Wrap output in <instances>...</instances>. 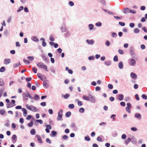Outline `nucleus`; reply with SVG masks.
Wrapping results in <instances>:
<instances>
[{"mask_svg":"<svg viewBox=\"0 0 147 147\" xmlns=\"http://www.w3.org/2000/svg\"><path fill=\"white\" fill-rule=\"evenodd\" d=\"M37 66L38 68H43L46 70L47 71H48L47 65L43 63H42L40 62L38 63L37 64Z\"/></svg>","mask_w":147,"mask_h":147,"instance_id":"1","label":"nucleus"},{"mask_svg":"<svg viewBox=\"0 0 147 147\" xmlns=\"http://www.w3.org/2000/svg\"><path fill=\"white\" fill-rule=\"evenodd\" d=\"M26 107L27 109L32 111L35 112L38 111V109L37 108L32 105L30 106L28 105H26Z\"/></svg>","mask_w":147,"mask_h":147,"instance_id":"2","label":"nucleus"},{"mask_svg":"<svg viewBox=\"0 0 147 147\" xmlns=\"http://www.w3.org/2000/svg\"><path fill=\"white\" fill-rule=\"evenodd\" d=\"M63 111L62 109H61L58 113V116L57 118V119L58 121L62 120V116L63 115Z\"/></svg>","mask_w":147,"mask_h":147,"instance_id":"3","label":"nucleus"},{"mask_svg":"<svg viewBox=\"0 0 147 147\" xmlns=\"http://www.w3.org/2000/svg\"><path fill=\"white\" fill-rule=\"evenodd\" d=\"M49 82L47 80L44 81L43 82L44 87L45 88H48L49 86Z\"/></svg>","mask_w":147,"mask_h":147,"instance_id":"4","label":"nucleus"},{"mask_svg":"<svg viewBox=\"0 0 147 147\" xmlns=\"http://www.w3.org/2000/svg\"><path fill=\"white\" fill-rule=\"evenodd\" d=\"M23 97V100L26 101L28 99V95L27 94L25 93H23L22 94Z\"/></svg>","mask_w":147,"mask_h":147,"instance_id":"5","label":"nucleus"},{"mask_svg":"<svg viewBox=\"0 0 147 147\" xmlns=\"http://www.w3.org/2000/svg\"><path fill=\"white\" fill-rule=\"evenodd\" d=\"M89 100L92 102H94L95 101V98L94 96L90 94Z\"/></svg>","mask_w":147,"mask_h":147,"instance_id":"6","label":"nucleus"},{"mask_svg":"<svg viewBox=\"0 0 147 147\" xmlns=\"http://www.w3.org/2000/svg\"><path fill=\"white\" fill-rule=\"evenodd\" d=\"M11 62L10 59H5L4 60V63L5 64L7 65Z\"/></svg>","mask_w":147,"mask_h":147,"instance_id":"7","label":"nucleus"},{"mask_svg":"<svg viewBox=\"0 0 147 147\" xmlns=\"http://www.w3.org/2000/svg\"><path fill=\"white\" fill-rule=\"evenodd\" d=\"M36 136L37 138V140L40 143H42V142L41 140V137L38 135H36Z\"/></svg>","mask_w":147,"mask_h":147,"instance_id":"8","label":"nucleus"},{"mask_svg":"<svg viewBox=\"0 0 147 147\" xmlns=\"http://www.w3.org/2000/svg\"><path fill=\"white\" fill-rule=\"evenodd\" d=\"M90 94L88 96H86L85 95L83 96L82 97L85 100L89 101L90 97Z\"/></svg>","mask_w":147,"mask_h":147,"instance_id":"9","label":"nucleus"},{"mask_svg":"<svg viewBox=\"0 0 147 147\" xmlns=\"http://www.w3.org/2000/svg\"><path fill=\"white\" fill-rule=\"evenodd\" d=\"M129 63L131 65H134L136 63V61L134 60L133 59H131L129 62Z\"/></svg>","mask_w":147,"mask_h":147,"instance_id":"10","label":"nucleus"},{"mask_svg":"<svg viewBox=\"0 0 147 147\" xmlns=\"http://www.w3.org/2000/svg\"><path fill=\"white\" fill-rule=\"evenodd\" d=\"M123 12L125 14L129 13V10L128 8H125L123 9Z\"/></svg>","mask_w":147,"mask_h":147,"instance_id":"11","label":"nucleus"},{"mask_svg":"<svg viewBox=\"0 0 147 147\" xmlns=\"http://www.w3.org/2000/svg\"><path fill=\"white\" fill-rule=\"evenodd\" d=\"M131 76V77H132L133 78H137V76L136 74L133 73H131L130 74Z\"/></svg>","mask_w":147,"mask_h":147,"instance_id":"12","label":"nucleus"},{"mask_svg":"<svg viewBox=\"0 0 147 147\" xmlns=\"http://www.w3.org/2000/svg\"><path fill=\"white\" fill-rule=\"evenodd\" d=\"M118 98L120 100H122L123 98V96L122 94H120L119 95Z\"/></svg>","mask_w":147,"mask_h":147,"instance_id":"13","label":"nucleus"},{"mask_svg":"<svg viewBox=\"0 0 147 147\" xmlns=\"http://www.w3.org/2000/svg\"><path fill=\"white\" fill-rule=\"evenodd\" d=\"M86 42L88 44L91 45H92L94 42L93 40H86Z\"/></svg>","mask_w":147,"mask_h":147,"instance_id":"14","label":"nucleus"},{"mask_svg":"<svg viewBox=\"0 0 147 147\" xmlns=\"http://www.w3.org/2000/svg\"><path fill=\"white\" fill-rule=\"evenodd\" d=\"M22 111L23 112V114L24 116H26L27 113V111L24 108H23L22 109Z\"/></svg>","mask_w":147,"mask_h":147,"instance_id":"15","label":"nucleus"},{"mask_svg":"<svg viewBox=\"0 0 147 147\" xmlns=\"http://www.w3.org/2000/svg\"><path fill=\"white\" fill-rule=\"evenodd\" d=\"M135 117L136 118H138L139 119L141 118V116L140 114L137 113L135 114Z\"/></svg>","mask_w":147,"mask_h":147,"instance_id":"16","label":"nucleus"},{"mask_svg":"<svg viewBox=\"0 0 147 147\" xmlns=\"http://www.w3.org/2000/svg\"><path fill=\"white\" fill-rule=\"evenodd\" d=\"M71 115V113L70 111H68L66 113L65 116L67 117H69Z\"/></svg>","mask_w":147,"mask_h":147,"instance_id":"17","label":"nucleus"},{"mask_svg":"<svg viewBox=\"0 0 147 147\" xmlns=\"http://www.w3.org/2000/svg\"><path fill=\"white\" fill-rule=\"evenodd\" d=\"M120 69H121L123 68V63L122 62H120L119 63L118 65Z\"/></svg>","mask_w":147,"mask_h":147,"instance_id":"18","label":"nucleus"},{"mask_svg":"<svg viewBox=\"0 0 147 147\" xmlns=\"http://www.w3.org/2000/svg\"><path fill=\"white\" fill-rule=\"evenodd\" d=\"M30 134L32 135H34L35 134L36 132L35 131L34 129H32L30 131Z\"/></svg>","mask_w":147,"mask_h":147,"instance_id":"19","label":"nucleus"},{"mask_svg":"<svg viewBox=\"0 0 147 147\" xmlns=\"http://www.w3.org/2000/svg\"><path fill=\"white\" fill-rule=\"evenodd\" d=\"M62 96H63V97L65 99H67L68 98L69 96V94H65V95H63V94L62 95Z\"/></svg>","mask_w":147,"mask_h":147,"instance_id":"20","label":"nucleus"},{"mask_svg":"<svg viewBox=\"0 0 147 147\" xmlns=\"http://www.w3.org/2000/svg\"><path fill=\"white\" fill-rule=\"evenodd\" d=\"M5 69L4 67H1L0 69V71L1 72H3L5 71Z\"/></svg>","mask_w":147,"mask_h":147,"instance_id":"21","label":"nucleus"},{"mask_svg":"<svg viewBox=\"0 0 147 147\" xmlns=\"http://www.w3.org/2000/svg\"><path fill=\"white\" fill-rule=\"evenodd\" d=\"M68 107L70 109H73L74 107V106L73 104H70L69 105Z\"/></svg>","mask_w":147,"mask_h":147,"instance_id":"22","label":"nucleus"},{"mask_svg":"<svg viewBox=\"0 0 147 147\" xmlns=\"http://www.w3.org/2000/svg\"><path fill=\"white\" fill-rule=\"evenodd\" d=\"M51 133L52 135L51 136H55L57 134V132L54 131H51Z\"/></svg>","mask_w":147,"mask_h":147,"instance_id":"23","label":"nucleus"},{"mask_svg":"<svg viewBox=\"0 0 147 147\" xmlns=\"http://www.w3.org/2000/svg\"><path fill=\"white\" fill-rule=\"evenodd\" d=\"M6 106L7 108H9L14 106V105H12L11 103H9L7 104Z\"/></svg>","mask_w":147,"mask_h":147,"instance_id":"24","label":"nucleus"},{"mask_svg":"<svg viewBox=\"0 0 147 147\" xmlns=\"http://www.w3.org/2000/svg\"><path fill=\"white\" fill-rule=\"evenodd\" d=\"M4 85V83L2 79H0V86H3Z\"/></svg>","mask_w":147,"mask_h":147,"instance_id":"25","label":"nucleus"},{"mask_svg":"<svg viewBox=\"0 0 147 147\" xmlns=\"http://www.w3.org/2000/svg\"><path fill=\"white\" fill-rule=\"evenodd\" d=\"M5 113V111L4 110H0V114L2 115H4Z\"/></svg>","mask_w":147,"mask_h":147,"instance_id":"26","label":"nucleus"},{"mask_svg":"<svg viewBox=\"0 0 147 147\" xmlns=\"http://www.w3.org/2000/svg\"><path fill=\"white\" fill-rule=\"evenodd\" d=\"M61 30L62 32H64L66 31V28L64 26H62L61 28Z\"/></svg>","mask_w":147,"mask_h":147,"instance_id":"27","label":"nucleus"},{"mask_svg":"<svg viewBox=\"0 0 147 147\" xmlns=\"http://www.w3.org/2000/svg\"><path fill=\"white\" fill-rule=\"evenodd\" d=\"M41 40H42V45L43 46L45 47L46 45V43L45 42V40L43 38H41Z\"/></svg>","mask_w":147,"mask_h":147,"instance_id":"28","label":"nucleus"},{"mask_svg":"<svg viewBox=\"0 0 147 147\" xmlns=\"http://www.w3.org/2000/svg\"><path fill=\"white\" fill-rule=\"evenodd\" d=\"M24 9V7L23 6H21L20 7L19 9L17 11L18 12L20 11L21 10H22Z\"/></svg>","mask_w":147,"mask_h":147,"instance_id":"29","label":"nucleus"},{"mask_svg":"<svg viewBox=\"0 0 147 147\" xmlns=\"http://www.w3.org/2000/svg\"><path fill=\"white\" fill-rule=\"evenodd\" d=\"M79 112L81 113H83L84 112V109L83 108H81L79 109Z\"/></svg>","mask_w":147,"mask_h":147,"instance_id":"30","label":"nucleus"},{"mask_svg":"<svg viewBox=\"0 0 147 147\" xmlns=\"http://www.w3.org/2000/svg\"><path fill=\"white\" fill-rule=\"evenodd\" d=\"M27 93L28 95V97H29L31 99H33L34 98L33 97L30 95L28 92H27Z\"/></svg>","mask_w":147,"mask_h":147,"instance_id":"31","label":"nucleus"},{"mask_svg":"<svg viewBox=\"0 0 147 147\" xmlns=\"http://www.w3.org/2000/svg\"><path fill=\"white\" fill-rule=\"evenodd\" d=\"M89 27L90 30L92 29L94 27V25L92 24H89L88 25Z\"/></svg>","mask_w":147,"mask_h":147,"instance_id":"32","label":"nucleus"},{"mask_svg":"<svg viewBox=\"0 0 147 147\" xmlns=\"http://www.w3.org/2000/svg\"><path fill=\"white\" fill-rule=\"evenodd\" d=\"M113 60L115 61H118V58L117 56H115L113 58Z\"/></svg>","mask_w":147,"mask_h":147,"instance_id":"33","label":"nucleus"},{"mask_svg":"<svg viewBox=\"0 0 147 147\" xmlns=\"http://www.w3.org/2000/svg\"><path fill=\"white\" fill-rule=\"evenodd\" d=\"M32 70L34 72V73H35V74L36 73L37 71V69L36 68H35V67H34L32 68Z\"/></svg>","mask_w":147,"mask_h":147,"instance_id":"34","label":"nucleus"},{"mask_svg":"<svg viewBox=\"0 0 147 147\" xmlns=\"http://www.w3.org/2000/svg\"><path fill=\"white\" fill-rule=\"evenodd\" d=\"M135 97L137 100H140V98L138 94H135Z\"/></svg>","mask_w":147,"mask_h":147,"instance_id":"35","label":"nucleus"},{"mask_svg":"<svg viewBox=\"0 0 147 147\" xmlns=\"http://www.w3.org/2000/svg\"><path fill=\"white\" fill-rule=\"evenodd\" d=\"M85 140L87 141H89L90 139L88 136H86L85 137Z\"/></svg>","mask_w":147,"mask_h":147,"instance_id":"36","label":"nucleus"},{"mask_svg":"<svg viewBox=\"0 0 147 147\" xmlns=\"http://www.w3.org/2000/svg\"><path fill=\"white\" fill-rule=\"evenodd\" d=\"M34 99L35 100L38 99H39V97L38 95L37 94H36L35 95V97H34Z\"/></svg>","mask_w":147,"mask_h":147,"instance_id":"37","label":"nucleus"},{"mask_svg":"<svg viewBox=\"0 0 147 147\" xmlns=\"http://www.w3.org/2000/svg\"><path fill=\"white\" fill-rule=\"evenodd\" d=\"M101 25H102L101 23L100 22H99L97 23H96L95 24V25L97 26H101Z\"/></svg>","mask_w":147,"mask_h":147,"instance_id":"38","label":"nucleus"},{"mask_svg":"<svg viewBox=\"0 0 147 147\" xmlns=\"http://www.w3.org/2000/svg\"><path fill=\"white\" fill-rule=\"evenodd\" d=\"M36 121L39 122L40 124H42L43 123L41 119L36 120Z\"/></svg>","mask_w":147,"mask_h":147,"instance_id":"39","label":"nucleus"},{"mask_svg":"<svg viewBox=\"0 0 147 147\" xmlns=\"http://www.w3.org/2000/svg\"><path fill=\"white\" fill-rule=\"evenodd\" d=\"M142 97L144 99H147V96L146 95L144 94H143L142 95Z\"/></svg>","mask_w":147,"mask_h":147,"instance_id":"40","label":"nucleus"},{"mask_svg":"<svg viewBox=\"0 0 147 147\" xmlns=\"http://www.w3.org/2000/svg\"><path fill=\"white\" fill-rule=\"evenodd\" d=\"M127 107L129 108L130 109H131V105L130 103L128 102L127 103Z\"/></svg>","mask_w":147,"mask_h":147,"instance_id":"41","label":"nucleus"},{"mask_svg":"<svg viewBox=\"0 0 147 147\" xmlns=\"http://www.w3.org/2000/svg\"><path fill=\"white\" fill-rule=\"evenodd\" d=\"M20 65V62L18 63H17L13 65V67H18L19 65Z\"/></svg>","mask_w":147,"mask_h":147,"instance_id":"42","label":"nucleus"},{"mask_svg":"<svg viewBox=\"0 0 147 147\" xmlns=\"http://www.w3.org/2000/svg\"><path fill=\"white\" fill-rule=\"evenodd\" d=\"M68 4L71 6H73L74 5V3L72 1H70L68 3Z\"/></svg>","mask_w":147,"mask_h":147,"instance_id":"43","label":"nucleus"},{"mask_svg":"<svg viewBox=\"0 0 147 147\" xmlns=\"http://www.w3.org/2000/svg\"><path fill=\"white\" fill-rule=\"evenodd\" d=\"M111 61H108L105 62V64L107 66L110 65L111 64Z\"/></svg>","mask_w":147,"mask_h":147,"instance_id":"44","label":"nucleus"},{"mask_svg":"<svg viewBox=\"0 0 147 147\" xmlns=\"http://www.w3.org/2000/svg\"><path fill=\"white\" fill-rule=\"evenodd\" d=\"M131 139L129 138H128L126 140V144L129 143L131 140Z\"/></svg>","mask_w":147,"mask_h":147,"instance_id":"45","label":"nucleus"},{"mask_svg":"<svg viewBox=\"0 0 147 147\" xmlns=\"http://www.w3.org/2000/svg\"><path fill=\"white\" fill-rule=\"evenodd\" d=\"M108 87V88L110 89H112L113 88V86L111 84H109Z\"/></svg>","mask_w":147,"mask_h":147,"instance_id":"46","label":"nucleus"},{"mask_svg":"<svg viewBox=\"0 0 147 147\" xmlns=\"http://www.w3.org/2000/svg\"><path fill=\"white\" fill-rule=\"evenodd\" d=\"M28 127H32L33 125V122L32 121H31V122H30V123H28Z\"/></svg>","mask_w":147,"mask_h":147,"instance_id":"47","label":"nucleus"},{"mask_svg":"<svg viewBox=\"0 0 147 147\" xmlns=\"http://www.w3.org/2000/svg\"><path fill=\"white\" fill-rule=\"evenodd\" d=\"M118 52L120 54H123L124 53L123 51L121 49H119L118 50Z\"/></svg>","mask_w":147,"mask_h":147,"instance_id":"48","label":"nucleus"},{"mask_svg":"<svg viewBox=\"0 0 147 147\" xmlns=\"http://www.w3.org/2000/svg\"><path fill=\"white\" fill-rule=\"evenodd\" d=\"M40 78L41 80L43 81V80H44V78L46 79V77L45 76L42 75V76H41Z\"/></svg>","mask_w":147,"mask_h":147,"instance_id":"49","label":"nucleus"},{"mask_svg":"<svg viewBox=\"0 0 147 147\" xmlns=\"http://www.w3.org/2000/svg\"><path fill=\"white\" fill-rule=\"evenodd\" d=\"M27 58L30 59V61H32L34 60V58L33 57H28Z\"/></svg>","mask_w":147,"mask_h":147,"instance_id":"50","label":"nucleus"},{"mask_svg":"<svg viewBox=\"0 0 147 147\" xmlns=\"http://www.w3.org/2000/svg\"><path fill=\"white\" fill-rule=\"evenodd\" d=\"M112 35L113 37H116L117 36V34L115 32H113Z\"/></svg>","mask_w":147,"mask_h":147,"instance_id":"51","label":"nucleus"},{"mask_svg":"<svg viewBox=\"0 0 147 147\" xmlns=\"http://www.w3.org/2000/svg\"><path fill=\"white\" fill-rule=\"evenodd\" d=\"M33 40L35 41H38V38L34 36L33 37Z\"/></svg>","mask_w":147,"mask_h":147,"instance_id":"52","label":"nucleus"},{"mask_svg":"<svg viewBox=\"0 0 147 147\" xmlns=\"http://www.w3.org/2000/svg\"><path fill=\"white\" fill-rule=\"evenodd\" d=\"M46 141L49 144H51V140L49 138H47L46 139Z\"/></svg>","mask_w":147,"mask_h":147,"instance_id":"53","label":"nucleus"},{"mask_svg":"<svg viewBox=\"0 0 147 147\" xmlns=\"http://www.w3.org/2000/svg\"><path fill=\"white\" fill-rule=\"evenodd\" d=\"M94 57L92 56L89 57H88V59L90 60H93L94 59Z\"/></svg>","mask_w":147,"mask_h":147,"instance_id":"54","label":"nucleus"},{"mask_svg":"<svg viewBox=\"0 0 147 147\" xmlns=\"http://www.w3.org/2000/svg\"><path fill=\"white\" fill-rule=\"evenodd\" d=\"M24 61L25 63L27 64H29L30 63L29 61L26 59H24Z\"/></svg>","mask_w":147,"mask_h":147,"instance_id":"55","label":"nucleus"},{"mask_svg":"<svg viewBox=\"0 0 147 147\" xmlns=\"http://www.w3.org/2000/svg\"><path fill=\"white\" fill-rule=\"evenodd\" d=\"M32 80L31 78H26V80L27 82H29L31 81Z\"/></svg>","mask_w":147,"mask_h":147,"instance_id":"56","label":"nucleus"},{"mask_svg":"<svg viewBox=\"0 0 147 147\" xmlns=\"http://www.w3.org/2000/svg\"><path fill=\"white\" fill-rule=\"evenodd\" d=\"M119 24L120 25L122 26H124L125 25V23L124 22H119Z\"/></svg>","mask_w":147,"mask_h":147,"instance_id":"57","label":"nucleus"},{"mask_svg":"<svg viewBox=\"0 0 147 147\" xmlns=\"http://www.w3.org/2000/svg\"><path fill=\"white\" fill-rule=\"evenodd\" d=\"M20 122L21 123H23L24 122V119L22 118H20Z\"/></svg>","mask_w":147,"mask_h":147,"instance_id":"58","label":"nucleus"},{"mask_svg":"<svg viewBox=\"0 0 147 147\" xmlns=\"http://www.w3.org/2000/svg\"><path fill=\"white\" fill-rule=\"evenodd\" d=\"M134 32L135 33H138L139 32V30L137 28H135L134 30Z\"/></svg>","mask_w":147,"mask_h":147,"instance_id":"59","label":"nucleus"},{"mask_svg":"<svg viewBox=\"0 0 147 147\" xmlns=\"http://www.w3.org/2000/svg\"><path fill=\"white\" fill-rule=\"evenodd\" d=\"M51 126L50 125H46V128L49 129H51Z\"/></svg>","mask_w":147,"mask_h":147,"instance_id":"60","label":"nucleus"},{"mask_svg":"<svg viewBox=\"0 0 147 147\" xmlns=\"http://www.w3.org/2000/svg\"><path fill=\"white\" fill-rule=\"evenodd\" d=\"M120 105L124 107L125 106V103L124 102H120Z\"/></svg>","mask_w":147,"mask_h":147,"instance_id":"61","label":"nucleus"},{"mask_svg":"<svg viewBox=\"0 0 147 147\" xmlns=\"http://www.w3.org/2000/svg\"><path fill=\"white\" fill-rule=\"evenodd\" d=\"M40 105L42 106H45L46 105V103L45 102H43L41 103Z\"/></svg>","mask_w":147,"mask_h":147,"instance_id":"62","label":"nucleus"},{"mask_svg":"<svg viewBox=\"0 0 147 147\" xmlns=\"http://www.w3.org/2000/svg\"><path fill=\"white\" fill-rule=\"evenodd\" d=\"M141 48L142 49H144L145 48V46L144 45H141Z\"/></svg>","mask_w":147,"mask_h":147,"instance_id":"63","label":"nucleus"},{"mask_svg":"<svg viewBox=\"0 0 147 147\" xmlns=\"http://www.w3.org/2000/svg\"><path fill=\"white\" fill-rule=\"evenodd\" d=\"M97 140L99 142H101L102 141L101 138L99 137H98L97 138Z\"/></svg>","mask_w":147,"mask_h":147,"instance_id":"64","label":"nucleus"}]
</instances>
